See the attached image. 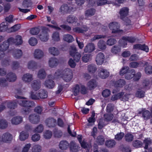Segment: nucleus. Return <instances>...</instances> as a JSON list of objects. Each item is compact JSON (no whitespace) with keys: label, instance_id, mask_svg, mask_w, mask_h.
I'll return each instance as SVG.
<instances>
[{"label":"nucleus","instance_id":"f257e3e1","mask_svg":"<svg viewBox=\"0 0 152 152\" xmlns=\"http://www.w3.org/2000/svg\"><path fill=\"white\" fill-rule=\"evenodd\" d=\"M57 75H61V77L65 81L69 82L72 78V71L69 69H66L64 70H57L55 72Z\"/></svg>","mask_w":152,"mask_h":152},{"label":"nucleus","instance_id":"f03ea898","mask_svg":"<svg viewBox=\"0 0 152 152\" xmlns=\"http://www.w3.org/2000/svg\"><path fill=\"white\" fill-rule=\"evenodd\" d=\"M42 31L39 35V37L41 40L43 42H46L48 39V28L45 26L41 27Z\"/></svg>","mask_w":152,"mask_h":152},{"label":"nucleus","instance_id":"7ed1b4c3","mask_svg":"<svg viewBox=\"0 0 152 152\" xmlns=\"http://www.w3.org/2000/svg\"><path fill=\"white\" fill-rule=\"evenodd\" d=\"M71 49L70 51V55L73 57L74 60L76 62L79 61L81 56L77 52L76 47L74 46L71 47Z\"/></svg>","mask_w":152,"mask_h":152},{"label":"nucleus","instance_id":"20e7f679","mask_svg":"<svg viewBox=\"0 0 152 152\" xmlns=\"http://www.w3.org/2000/svg\"><path fill=\"white\" fill-rule=\"evenodd\" d=\"M30 122L33 124H37L40 121L39 115L35 113H33L30 115L28 117Z\"/></svg>","mask_w":152,"mask_h":152},{"label":"nucleus","instance_id":"39448f33","mask_svg":"<svg viewBox=\"0 0 152 152\" xmlns=\"http://www.w3.org/2000/svg\"><path fill=\"white\" fill-rule=\"evenodd\" d=\"M110 28L112 30V33H115L118 32L120 31V24L116 22H113L109 25Z\"/></svg>","mask_w":152,"mask_h":152},{"label":"nucleus","instance_id":"423d86ee","mask_svg":"<svg viewBox=\"0 0 152 152\" xmlns=\"http://www.w3.org/2000/svg\"><path fill=\"white\" fill-rule=\"evenodd\" d=\"M8 41L13 43L17 45H21L23 42L22 37L19 35L17 36L15 38L11 37L8 39Z\"/></svg>","mask_w":152,"mask_h":152},{"label":"nucleus","instance_id":"0eeeda50","mask_svg":"<svg viewBox=\"0 0 152 152\" xmlns=\"http://www.w3.org/2000/svg\"><path fill=\"white\" fill-rule=\"evenodd\" d=\"M19 104L20 106L24 107H32L35 106L34 102L29 100H21Z\"/></svg>","mask_w":152,"mask_h":152},{"label":"nucleus","instance_id":"6e6552de","mask_svg":"<svg viewBox=\"0 0 152 152\" xmlns=\"http://www.w3.org/2000/svg\"><path fill=\"white\" fill-rule=\"evenodd\" d=\"M104 56L102 53H99L96 56V61L98 65H102L104 60Z\"/></svg>","mask_w":152,"mask_h":152},{"label":"nucleus","instance_id":"1a4fd4ad","mask_svg":"<svg viewBox=\"0 0 152 152\" xmlns=\"http://www.w3.org/2000/svg\"><path fill=\"white\" fill-rule=\"evenodd\" d=\"M129 9L128 7H124L121 9L119 12L120 18L124 20L128 14Z\"/></svg>","mask_w":152,"mask_h":152},{"label":"nucleus","instance_id":"9d476101","mask_svg":"<svg viewBox=\"0 0 152 152\" xmlns=\"http://www.w3.org/2000/svg\"><path fill=\"white\" fill-rule=\"evenodd\" d=\"M95 46L92 43H89L85 47L84 51L85 53H91L95 49Z\"/></svg>","mask_w":152,"mask_h":152},{"label":"nucleus","instance_id":"9b49d317","mask_svg":"<svg viewBox=\"0 0 152 152\" xmlns=\"http://www.w3.org/2000/svg\"><path fill=\"white\" fill-rule=\"evenodd\" d=\"M133 48L134 49L143 50L146 52H148L149 50L148 47L145 44H136L134 45Z\"/></svg>","mask_w":152,"mask_h":152},{"label":"nucleus","instance_id":"f8f14e48","mask_svg":"<svg viewBox=\"0 0 152 152\" xmlns=\"http://www.w3.org/2000/svg\"><path fill=\"white\" fill-rule=\"evenodd\" d=\"M69 148L71 152H78L80 147L75 142L72 141L70 143Z\"/></svg>","mask_w":152,"mask_h":152},{"label":"nucleus","instance_id":"ddd939ff","mask_svg":"<svg viewBox=\"0 0 152 152\" xmlns=\"http://www.w3.org/2000/svg\"><path fill=\"white\" fill-rule=\"evenodd\" d=\"M99 76L103 79H105L109 75V72L105 69L100 68L99 69Z\"/></svg>","mask_w":152,"mask_h":152},{"label":"nucleus","instance_id":"4468645a","mask_svg":"<svg viewBox=\"0 0 152 152\" xmlns=\"http://www.w3.org/2000/svg\"><path fill=\"white\" fill-rule=\"evenodd\" d=\"M44 85L47 88L51 89L55 87V83L53 80L49 79L45 80Z\"/></svg>","mask_w":152,"mask_h":152},{"label":"nucleus","instance_id":"2eb2a0df","mask_svg":"<svg viewBox=\"0 0 152 152\" xmlns=\"http://www.w3.org/2000/svg\"><path fill=\"white\" fill-rule=\"evenodd\" d=\"M12 138V135L8 133H4L2 136V141L5 142L9 143L11 141Z\"/></svg>","mask_w":152,"mask_h":152},{"label":"nucleus","instance_id":"dca6fc26","mask_svg":"<svg viewBox=\"0 0 152 152\" xmlns=\"http://www.w3.org/2000/svg\"><path fill=\"white\" fill-rule=\"evenodd\" d=\"M22 79L25 83H29L33 79V75L29 73L24 74L23 76Z\"/></svg>","mask_w":152,"mask_h":152},{"label":"nucleus","instance_id":"f3484780","mask_svg":"<svg viewBox=\"0 0 152 152\" xmlns=\"http://www.w3.org/2000/svg\"><path fill=\"white\" fill-rule=\"evenodd\" d=\"M12 55L14 58L15 59H19L23 56V52L20 49H16L14 50Z\"/></svg>","mask_w":152,"mask_h":152},{"label":"nucleus","instance_id":"a211bd4d","mask_svg":"<svg viewBox=\"0 0 152 152\" xmlns=\"http://www.w3.org/2000/svg\"><path fill=\"white\" fill-rule=\"evenodd\" d=\"M6 78L7 80L10 82H14L16 80L17 76L15 73L11 72L7 75Z\"/></svg>","mask_w":152,"mask_h":152},{"label":"nucleus","instance_id":"6ab92c4d","mask_svg":"<svg viewBox=\"0 0 152 152\" xmlns=\"http://www.w3.org/2000/svg\"><path fill=\"white\" fill-rule=\"evenodd\" d=\"M9 42H11L8 41L7 40V41L4 42L1 44L0 45V50L4 52L9 48Z\"/></svg>","mask_w":152,"mask_h":152},{"label":"nucleus","instance_id":"aec40b11","mask_svg":"<svg viewBox=\"0 0 152 152\" xmlns=\"http://www.w3.org/2000/svg\"><path fill=\"white\" fill-rule=\"evenodd\" d=\"M23 121L22 117L18 116L13 117L11 120V122L12 124L18 125L20 124Z\"/></svg>","mask_w":152,"mask_h":152},{"label":"nucleus","instance_id":"412c9836","mask_svg":"<svg viewBox=\"0 0 152 152\" xmlns=\"http://www.w3.org/2000/svg\"><path fill=\"white\" fill-rule=\"evenodd\" d=\"M56 120L52 118H47L45 121L47 125L49 127H53L55 125Z\"/></svg>","mask_w":152,"mask_h":152},{"label":"nucleus","instance_id":"4be33fe9","mask_svg":"<svg viewBox=\"0 0 152 152\" xmlns=\"http://www.w3.org/2000/svg\"><path fill=\"white\" fill-rule=\"evenodd\" d=\"M32 87L35 91L39 90L41 87V83L39 80H35L33 81L31 84Z\"/></svg>","mask_w":152,"mask_h":152},{"label":"nucleus","instance_id":"5701e85b","mask_svg":"<svg viewBox=\"0 0 152 152\" xmlns=\"http://www.w3.org/2000/svg\"><path fill=\"white\" fill-rule=\"evenodd\" d=\"M44 56V53L41 50L37 49L35 50L34 53V56L35 58L37 59H40Z\"/></svg>","mask_w":152,"mask_h":152},{"label":"nucleus","instance_id":"b1692460","mask_svg":"<svg viewBox=\"0 0 152 152\" xmlns=\"http://www.w3.org/2000/svg\"><path fill=\"white\" fill-rule=\"evenodd\" d=\"M58 64V60L55 57H52L49 61V64L50 67L52 68L56 66Z\"/></svg>","mask_w":152,"mask_h":152},{"label":"nucleus","instance_id":"393cba45","mask_svg":"<svg viewBox=\"0 0 152 152\" xmlns=\"http://www.w3.org/2000/svg\"><path fill=\"white\" fill-rule=\"evenodd\" d=\"M38 94L39 96V98L45 99L47 98L48 96V93L47 91L43 89H41L39 91Z\"/></svg>","mask_w":152,"mask_h":152},{"label":"nucleus","instance_id":"a878e982","mask_svg":"<svg viewBox=\"0 0 152 152\" xmlns=\"http://www.w3.org/2000/svg\"><path fill=\"white\" fill-rule=\"evenodd\" d=\"M77 20V18L72 15H70L68 16L66 19V21L69 24L76 23Z\"/></svg>","mask_w":152,"mask_h":152},{"label":"nucleus","instance_id":"bb28decb","mask_svg":"<svg viewBox=\"0 0 152 152\" xmlns=\"http://www.w3.org/2000/svg\"><path fill=\"white\" fill-rule=\"evenodd\" d=\"M87 85L88 88L90 90L94 89L96 86V81L94 79L91 80L87 83Z\"/></svg>","mask_w":152,"mask_h":152},{"label":"nucleus","instance_id":"cd10ccee","mask_svg":"<svg viewBox=\"0 0 152 152\" xmlns=\"http://www.w3.org/2000/svg\"><path fill=\"white\" fill-rule=\"evenodd\" d=\"M68 8L67 4L62 5L59 9V12L63 15L67 14L68 13Z\"/></svg>","mask_w":152,"mask_h":152},{"label":"nucleus","instance_id":"c85d7f7f","mask_svg":"<svg viewBox=\"0 0 152 152\" xmlns=\"http://www.w3.org/2000/svg\"><path fill=\"white\" fill-rule=\"evenodd\" d=\"M37 77L40 79H45L46 76V73L44 69H40L37 73Z\"/></svg>","mask_w":152,"mask_h":152},{"label":"nucleus","instance_id":"c756f323","mask_svg":"<svg viewBox=\"0 0 152 152\" xmlns=\"http://www.w3.org/2000/svg\"><path fill=\"white\" fill-rule=\"evenodd\" d=\"M48 50L50 53L54 56H57L59 53L58 49L55 47H50L48 49Z\"/></svg>","mask_w":152,"mask_h":152},{"label":"nucleus","instance_id":"7c9ffc66","mask_svg":"<svg viewBox=\"0 0 152 152\" xmlns=\"http://www.w3.org/2000/svg\"><path fill=\"white\" fill-rule=\"evenodd\" d=\"M69 143L66 140H62L61 141L59 144V147L61 150H66L68 147Z\"/></svg>","mask_w":152,"mask_h":152},{"label":"nucleus","instance_id":"2f4dec72","mask_svg":"<svg viewBox=\"0 0 152 152\" xmlns=\"http://www.w3.org/2000/svg\"><path fill=\"white\" fill-rule=\"evenodd\" d=\"M98 48L101 50H105L106 48V46L105 42L103 40H100L97 43Z\"/></svg>","mask_w":152,"mask_h":152},{"label":"nucleus","instance_id":"473e14b6","mask_svg":"<svg viewBox=\"0 0 152 152\" xmlns=\"http://www.w3.org/2000/svg\"><path fill=\"white\" fill-rule=\"evenodd\" d=\"M29 136V134L27 132L23 131L20 134L19 139L21 141H24L27 139Z\"/></svg>","mask_w":152,"mask_h":152},{"label":"nucleus","instance_id":"72a5a7b5","mask_svg":"<svg viewBox=\"0 0 152 152\" xmlns=\"http://www.w3.org/2000/svg\"><path fill=\"white\" fill-rule=\"evenodd\" d=\"M139 113H142V117L145 120L149 119L151 115L150 113L147 110L144 111L142 110V111H140Z\"/></svg>","mask_w":152,"mask_h":152},{"label":"nucleus","instance_id":"f704fd0d","mask_svg":"<svg viewBox=\"0 0 152 152\" xmlns=\"http://www.w3.org/2000/svg\"><path fill=\"white\" fill-rule=\"evenodd\" d=\"M135 72L134 69H132L125 75V78L128 80L133 78L135 75Z\"/></svg>","mask_w":152,"mask_h":152},{"label":"nucleus","instance_id":"c9c22d12","mask_svg":"<svg viewBox=\"0 0 152 152\" xmlns=\"http://www.w3.org/2000/svg\"><path fill=\"white\" fill-rule=\"evenodd\" d=\"M116 144L115 140H107L105 142V145L109 148H111L114 147Z\"/></svg>","mask_w":152,"mask_h":152},{"label":"nucleus","instance_id":"e433bc0d","mask_svg":"<svg viewBox=\"0 0 152 152\" xmlns=\"http://www.w3.org/2000/svg\"><path fill=\"white\" fill-rule=\"evenodd\" d=\"M126 82L124 79H120L115 83V86L117 87H121L125 85Z\"/></svg>","mask_w":152,"mask_h":152},{"label":"nucleus","instance_id":"4c0bfd02","mask_svg":"<svg viewBox=\"0 0 152 152\" xmlns=\"http://www.w3.org/2000/svg\"><path fill=\"white\" fill-rule=\"evenodd\" d=\"M95 12V10L94 9H88L85 12V15L87 17L92 16L94 15Z\"/></svg>","mask_w":152,"mask_h":152},{"label":"nucleus","instance_id":"58836bf2","mask_svg":"<svg viewBox=\"0 0 152 152\" xmlns=\"http://www.w3.org/2000/svg\"><path fill=\"white\" fill-rule=\"evenodd\" d=\"M8 23L7 22H2L0 24V31H5L8 28Z\"/></svg>","mask_w":152,"mask_h":152},{"label":"nucleus","instance_id":"ea45409f","mask_svg":"<svg viewBox=\"0 0 152 152\" xmlns=\"http://www.w3.org/2000/svg\"><path fill=\"white\" fill-rule=\"evenodd\" d=\"M28 67L30 69H35L37 67V64L33 61H29L28 63Z\"/></svg>","mask_w":152,"mask_h":152},{"label":"nucleus","instance_id":"a19ab883","mask_svg":"<svg viewBox=\"0 0 152 152\" xmlns=\"http://www.w3.org/2000/svg\"><path fill=\"white\" fill-rule=\"evenodd\" d=\"M96 69L97 68L95 65L91 64L88 65V70L89 72L93 73L96 72Z\"/></svg>","mask_w":152,"mask_h":152},{"label":"nucleus","instance_id":"79ce46f5","mask_svg":"<svg viewBox=\"0 0 152 152\" xmlns=\"http://www.w3.org/2000/svg\"><path fill=\"white\" fill-rule=\"evenodd\" d=\"M114 117L112 114H105L104 115V120L107 121H111Z\"/></svg>","mask_w":152,"mask_h":152},{"label":"nucleus","instance_id":"37998d69","mask_svg":"<svg viewBox=\"0 0 152 152\" xmlns=\"http://www.w3.org/2000/svg\"><path fill=\"white\" fill-rule=\"evenodd\" d=\"M144 142L145 144V148L147 149L146 152H152V149L151 148H149L148 149H147L148 145L151 143V141L150 140L146 139L144 140Z\"/></svg>","mask_w":152,"mask_h":152},{"label":"nucleus","instance_id":"c03bdc74","mask_svg":"<svg viewBox=\"0 0 152 152\" xmlns=\"http://www.w3.org/2000/svg\"><path fill=\"white\" fill-rule=\"evenodd\" d=\"M63 39L65 41L68 42H71L73 40L72 36L68 34L64 36Z\"/></svg>","mask_w":152,"mask_h":152},{"label":"nucleus","instance_id":"a18cd8bd","mask_svg":"<svg viewBox=\"0 0 152 152\" xmlns=\"http://www.w3.org/2000/svg\"><path fill=\"white\" fill-rule=\"evenodd\" d=\"M142 64V62L141 61L139 62L133 61L130 63L129 66L131 67L137 68L139 67V65H141Z\"/></svg>","mask_w":152,"mask_h":152},{"label":"nucleus","instance_id":"49530a36","mask_svg":"<svg viewBox=\"0 0 152 152\" xmlns=\"http://www.w3.org/2000/svg\"><path fill=\"white\" fill-rule=\"evenodd\" d=\"M54 135L55 137L57 138H60L61 137L62 135V132L60 130H58L57 129H55L53 130Z\"/></svg>","mask_w":152,"mask_h":152},{"label":"nucleus","instance_id":"de8ad7c7","mask_svg":"<svg viewBox=\"0 0 152 152\" xmlns=\"http://www.w3.org/2000/svg\"><path fill=\"white\" fill-rule=\"evenodd\" d=\"M8 126V123L7 121L4 119L0 120V128L4 129L7 128Z\"/></svg>","mask_w":152,"mask_h":152},{"label":"nucleus","instance_id":"09e8293b","mask_svg":"<svg viewBox=\"0 0 152 152\" xmlns=\"http://www.w3.org/2000/svg\"><path fill=\"white\" fill-rule=\"evenodd\" d=\"M124 94V93L123 92H121V93H118L115 95H113L111 98V99L112 101H115L119 99H121V97Z\"/></svg>","mask_w":152,"mask_h":152},{"label":"nucleus","instance_id":"8fccbe9b","mask_svg":"<svg viewBox=\"0 0 152 152\" xmlns=\"http://www.w3.org/2000/svg\"><path fill=\"white\" fill-rule=\"evenodd\" d=\"M40 31V29L37 27L32 28L30 31L31 34L33 35H36L38 34Z\"/></svg>","mask_w":152,"mask_h":152},{"label":"nucleus","instance_id":"3c124183","mask_svg":"<svg viewBox=\"0 0 152 152\" xmlns=\"http://www.w3.org/2000/svg\"><path fill=\"white\" fill-rule=\"evenodd\" d=\"M91 59L90 55L88 54L84 55L82 58L83 61L85 63L90 61Z\"/></svg>","mask_w":152,"mask_h":152},{"label":"nucleus","instance_id":"603ef678","mask_svg":"<svg viewBox=\"0 0 152 152\" xmlns=\"http://www.w3.org/2000/svg\"><path fill=\"white\" fill-rule=\"evenodd\" d=\"M120 50L119 45H115L111 48V51L113 53L116 54L120 52Z\"/></svg>","mask_w":152,"mask_h":152},{"label":"nucleus","instance_id":"864d4df0","mask_svg":"<svg viewBox=\"0 0 152 152\" xmlns=\"http://www.w3.org/2000/svg\"><path fill=\"white\" fill-rule=\"evenodd\" d=\"M42 149L41 147L38 145H34L32 147V152H40Z\"/></svg>","mask_w":152,"mask_h":152},{"label":"nucleus","instance_id":"5fc2aeb1","mask_svg":"<svg viewBox=\"0 0 152 152\" xmlns=\"http://www.w3.org/2000/svg\"><path fill=\"white\" fill-rule=\"evenodd\" d=\"M132 145L133 147L135 148H139L142 145V143L139 140H135L133 142Z\"/></svg>","mask_w":152,"mask_h":152},{"label":"nucleus","instance_id":"6e6d98bb","mask_svg":"<svg viewBox=\"0 0 152 152\" xmlns=\"http://www.w3.org/2000/svg\"><path fill=\"white\" fill-rule=\"evenodd\" d=\"M129 68L127 66H125L123 67L120 72V74L123 75L126 74L129 71Z\"/></svg>","mask_w":152,"mask_h":152},{"label":"nucleus","instance_id":"4d7b16f0","mask_svg":"<svg viewBox=\"0 0 152 152\" xmlns=\"http://www.w3.org/2000/svg\"><path fill=\"white\" fill-rule=\"evenodd\" d=\"M133 135L130 133L127 134L125 136V139L128 142L132 141L133 140Z\"/></svg>","mask_w":152,"mask_h":152},{"label":"nucleus","instance_id":"13d9d810","mask_svg":"<svg viewBox=\"0 0 152 152\" xmlns=\"http://www.w3.org/2000/svg\"><path fill=\"white\" fill-rule=\"evenodd\" d=\"M16 95H15L16 98L18 99H24V97L22 96H20L19 95H23V92L21 89H17L16 90Z\"/></svg>","mask_w":152,"mask_h":152},{"label":"nucleus","instance_id":"bf43d9fd","mask_svg":"<svg viewBox=\"0 0 152 152\" xmlns=\"http://www.w3.org/2000/svg\"><path fill=\"white\" fill-rule=\"evenodd\" d=\"M32 4L30 0H25L23 1L22 5L24 7L28 8L30 7Z\"/></svg>","mask_w":152,"mask_h":152},{"label":"nucleus","instance_id":"052dcab7","mask_svg":"<svg viewBox=\"0 0 152 152\" xmlns=\"http://www.w3.org/2000/svg\"><path fill=\"white\" fill-rule=\"evenodd\" d=\"M52 136V132L51 131L47 130L44 133V137L46 139H49Z\"/></svg>","mask_w":152,"mask_h":152},{"label":"nucleus","instance_id":"680f3d73","mask_svg":"<svg viewBox=\"0 0 152 152\" xmlns=\"http://www.w3.org/2000/svg\"><path fill=\"white\" fill-rule=\"evenodd\" d=\"M105 121L102 119H100L99 121L98 128L99 129H102L106 124H105Z\"/></svg>","mask_w":152,"mask_h":152},{"label":"nucleus","instance_id":"e2e57ef3","mask_svg":"<svg viewBox=\"0 0 152 152\" xmlns=\"http://www.w3.org/2000/svg\"><path fill=\"white\" fill-rule=\"evenodd\" d=\"M7 80L6 78L1 77L0 78V85L2 86H6L8 85Z\"/></svg>","mask_w":152,"mask_h":152},{"label":"nucleus","instance_id":"0e129e2a","mask_svg":"<svg viewBox=\"0 0 152 152\" xmlns=\"http://www.w3.org/2000/svg\"><path fill=\"white\" fill-rule=\"evenodd\" d=\"M145 71L146 74H152V66L150 65L146 66L145 68Z\"/></svg>","mask_w":152,"mask_h":152},{"label":"nucleus","instance_id":"69168bd1","mask_svg":"<svg viewBox=\"0 0 152 152\" xmlns=\"http://www.w3.org/2000/svg\"><path fill=\"white\" fill-rule=\"evenodd\" d=\"M96 141L99 144H103L104 141V137L101 135L98 136L96 138Z\"/></svg>","mask_w":152,"mask_h":152},{"label":"nucleus","instance_id":"338daca9","mask_svg":"<svg viewBox=\"0 0 152 152\" xmlns=\"http://www.w3.org/2000/svg\"><path fill=\"white\" fill-rule=\"evenodd\" d=\"M124 135V133L121 132L115 135V139L118 141L122 139Z\"/></svg>","mask_w":152,"mask_h":152},{"label":"nucleus","instance_id":"774afa93","mask_svg":"<svg viewBox=\"0 0 152 152\" xmlns=\"http://www.w3.org/2000/svg\"><path fill=\"white\" fill-rule=\"evenodd\" d=\"M29 44L33 46L36 45L37 42V39L34 37H31L29 40Z\"/></svg>","mask_w":152,"mask_h":152}]
</instances>
